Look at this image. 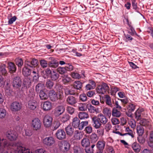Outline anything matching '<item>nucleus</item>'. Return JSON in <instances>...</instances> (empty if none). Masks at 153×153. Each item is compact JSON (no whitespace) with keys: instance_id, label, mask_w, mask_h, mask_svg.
<instances>
[{"instance_id":"obj_1","label":"nucleus","mask_w":153,"mask_h":153,"mask_svg":"<svg viewBox=\"0 0 153 153\" xmlns=\"http://www.w3.org/2000/svg\"><path fill=\"white\" fill-rule=\"evenodd\" d=\"M3 143L4 148L10 149L12 152L15 153H46L45 150L43 149H37L34 152H30V150L26 149L23 147L20 141L17 142H9L6 139H2L1 140L0 138V153H7L3 152L4 148L1 146V144Z\"/></svg>"},{"instance_id":"obj_2","label":"nucleus","mask_w":153,"mask_h":153,"mask_svg":"<svg viewBox=\"0 0 153 153\" xmlns=\"http://www.w3.org/2000/svg\"><path fill=\"white\" fill-rule=\"evenodd\" d=\"M74 69V67L71 64L68 63L67 65L65 67H59L56 70L57 72L61 75H64L67 73L68 71H71Z\"/></svg>"},{"instance_id":"obj_3","label":"nucleus","mask_w":153,"mask_h":153,"mask_svg":"<svg viewBox=\"0 0 153 153\" xmlns=\"http://www.w3.org/2000/svg\"><path fill=\"white\" fill-rule=\"evenodd\" d=\"M109 90V88L108 84L104 82L102 83L101 85L99 86L97 88V92L101 94H104Z\"/></svg>"},{"instance_id":"obj_4","label":"nucleus","mask_w":153,"mask_h":153,"mask_svg":"<svg viewBox=\"0 0 153 153\" xmlns=\"http://www.w3.org/2000/svg\"><path fill=\"white\" fill-rule=\"evenodd\" d=\"M78 101L77 97L69 95L66 99L67 103L70 105L74 106Z\"/></svg>"},{"instance_id":"obj_5","label":"nucleus","mask_w":153,"mask_h":153,"mask_svg":"<svg viewBox=\"0 0 153 153\" xmlns=\"http://www.w3.org/2000/svg\"><path fill=\"white\" fill-rule=\"evenodd\" d=\"M6 135L7 138L11 141L16 140L17 137L16 132L12 130L7 131L6 132Z\"/></svg>"},{"instance_id":"obj_6","label":"nucleus","mask_w":153,"mask_h":153,"mask_svg":"<svg viewBox=\"0 0 153 153\" xmlns=\"http://www.w3.org/2000/svg\"><path fill=\"white\" fill-rule=\"evenodd\" d=\"M31 124L34 130H37L41 128V123L39 118L34 119L32 121Z\"/></svg>"},{"instance_id":"obj_7","label":"nucleus","mask_w":153,"mask_h":153,"mask_svg":"<svg viewBox=\"0 0 153 153\" xmlns=\"http://www.w3.org/2000/svg\"><path fill=\"white\" fill-rule=\"evenodd\" d=\"M53 119L52 117L48 115L45 116L43 123L45 126L46 127H49L51 126Z\"/></svg>"},{"instance_id":"obj_8","label":"nucleus","mask_w":153,"mask_h":153,"mask_svg":"<svg viewBox=\"0 0 153 153\" xmlns=\"http://www.w3.org/2000/svg\"><path fill=\"white\" fill-rule=\"evenodd\" d=\"M22 81L19 76H16L13 78L12 82V85L14 88H19L21 85Z\"/></svg>"},{"instance_id":"obj_9","label":"nucleus","mask_w":153,"mask_h":153,"mask_svg":"<svg viewBox=\"0 0 153 153\" xmlns=\"http://www.w3.org/2000/svg\"><path fill=\"white\" fill-rule=\"evenodd\" d=\"M38 60L35 58H33L30 60H26L25 63L26 65H28L30 68H35L38 64Z\"/></svg>"},{"instance_id":"obj_10","label":"nucleus","mask_w":153,"mask_h":153,"mask_svg":"<svg viewBox=\"0 0 153 153\" xmlns=\"http://www.w3.org/2000/svg\"><path fill=\"white\" fill-rule=\"evenodd\" d=\"M65 111V108L63 106L59 105L56 107L54 110V114L58 117L62 114Z\"/></svg>"},{"instance_id":"obj_11","label":"nucleus","mask_w":153,"mask_h":153,"mask_svg":"<svg viewBox=\"0 0 153 153\" xmlns=\"http://www.w3.org/2000/svg\"><path fill=\"white\" fill-rule=\"evenodd\" d=\"M64 93L65 96H68V95L74 96L76 94L77 95L78 93H77L76 91L73 88L71 89H69L68 87H66L64 88Z\"/></svg>"},{"instance_id":"obj_12","label":"nucleus","mask_w":153,"mask_h":153,"mask_svg":"<svg viewBox=\"0 0 153 153\" xmlns=\"http://www.w3.org/2000/svg\"><path fill=\"white\" fill-rule=\"evenodd\" d=\"M55 143L54 138L52 137L45 138L43 140V143L48 146H51L53 145Z\"/></svg>"},{"instance_id":"obj_13","label":"nucleus","mask_w":153,"mask_h":153,"mask_svg":"<svg viewBox=\"0 0 153 153\" xmlns=\"http://www.w3.org/2000/svg\"><path fill=\"white\" fill-rule=\"evenodd\" d=\"M57 138L59 140H63L66 138L65 132L63 129H59L56 133Z\"/></svg>"},{"instance_id":"obj_14","label":"nucleus","mask_w":153,"mask_h":153,"mask_svg":"<svg viewBox=\"0 0 153 153\" xmlns=\"http://www.w3.org/2000/svg\"><path fill=\"white\" fill-rule=\"evenodd\" d=\"M38 104L37 102L33 99H30L28 102L27 107L31 110H35L37 107Z\"/></svg>"},{"instance_id":"obj_15","label":"nucleus","mask_w":153,"mask_h":153,"mask_svg":"<svg viewBox=\"0 0 153 153\" xmlns=\"http://www.w3.org/2000/svg\"><path fill=\"white\" fill-rule=\"evenodd\" d=\"M7 68L9 72L11 74L15 72L16 71V66L13 62H8L7 64Z\"/></svg>"},{"instance_id":"obj_16","label":"nucleus","mask_w":153,"mask_h":153,"mask_svg":"<svg viewBox=\"0 0 153 153\" xmlns=\"http://www.w3.org/2000/svg\"><path fill=\"white\" fill-rule=\"evenodd\" d=\"M92 125L96 128H98L101 126L102 124L99 121L98 118L97 116H94L92 118Z\"/></svg>"},{"instance_id":"obj_17","label":"nucleus","mask_w":153,"mask_h":153,"mask_svg":"<svg viewBox=\"0 0 153 153\" xmlns=\"http://www.w3.org/2000/svg\"><path fill=\"white\" fill-rule=\"evenodd\" d=\"M48 96L50 99L52 101H56L58 100V97L57 94L53 90H51L49 91Z\"/></svg>"},{"instance_id":"obj_18","label":"nucleus","mask_w":153,"mask_h":153,"mask_svg":"<svg viewBox=\"0 0 153 153\" xmlns=\"http://www.w3.org/2000/svg\"><path fill=\"white\" fill-rule=\"evenodd\" d=\"M28 65H26L25 63V66L22 69V74L25 76H27L30 75L31 70Z\"/></svg>"},{"instance_id":"obj_19","label":"nucleus","mask_w":153,"mask_h":153,"mask_svg":"<svg viewBox=\"0 0 153 153\" xmlns=\"http://www.w3.org/2000/svg\"><path fill=\"white\" fill-rule=\"evenodd\" d=\"M73 139L75 140H79L83 137V135L81 132L75 130L73 134Z\"/></svg>"},{"instance_id":"obj_20","label":"nucleus","mask_w":153,"mask_h":153,"mask_svg":"<svg viewBox=\"0 0 153 153\" xmlns=\"http://www.w3.org/2000/svg\"><path fill=\"white\" fill-rule=\"evenodd\" d=\"M21 107V104L16 102H13L11 105V109L13 111H18L20 109Z\"/></svg>"},{"instance_id":"obj_21","label":"nucleus","mask_w":153,"mask_h":153,"mask_svg":"<svg viewBox=\"0 0 153 153\" xmlns=\"http://www.w3.org/2000/svg\"><path fill=\"white\" fill-rule=\"evenodd\" d=\"M75 130L71 126H68L65 128V131L67 135L69 137L72 136Z\"/></svg>"},{"instance_id":"obj_22","label":"nucleus","mask_w":153,"mask_h":153,"mask_svg":"<svg viewBox=\"0 0 153 153\" xmlns=\"http://www.w3.org/2000/svg\"><path fill=\"white\" fill-rule=\"evenodd\" d=\"M99 121L100 122L101 124H105L108 122V120L105 115L102 114H99L97 116Z\"/></svg>"},{"instance_id":"obj_23","label":"nucleus","mask_w":153,"mask_h":153,"mask_svg":"<svg viewBox=\"0 0 153 153\" xmlns=\"http://www.w3.org/2000/svg\"><path fill=\"white\" fill-rule=\"evenodd\" d=\"M42 107L43 110L45 111H49L51 109V103L48 101H45L43 104Z\"/></svg>"},{"instance_id":"obj_24","label":"nucleus","mask_w":153,"mask_h":153,"mask_svg":"<svg viewBox=\"0 0 153 153\" xmlns=\"http://www.w3.org/2000/svg\"><path fill=\"white\" fill-rule=\"evenodd\" d=\"M8 74L6 68V65L4 64H1L0 65V75L2 76H7Z\"/></svg>"},{"instance_id":"obj_25","label":"nucleus","mask_w":153,"mask_h":153,"mask_svg":"<svg viewBox=\"0 0 153 153\" xmlns=\"http://www.w3.org/2000/svg\"><path fill=\"white\" fill-rule=\"evenodd\" d=\"M62 81L65 85H68L70 83L71 81V79L67 74L64 75L62 76Z\"/></svg>"},{"instance_id":"obj_26","label":"nucleus","mask_w":153,"mask_h":153,"mask_svg":"<svg viewBox=\"0 0 153 153\" xmlns=\"http://www.w3.org/2000/svg\"><path fill=\"white\" fill-rule=\"evenodd\" d=\"M81 144L83 148H85L88 146H90V142L89 140L87 138H84L81 140Z\"/></svg>"},{"instance_id":"obj_27","label":"nucleus","mask_w":153,"mask_h":153,"mask_svg":"<svg viewBox=\"0 0 153 153\" xmlns=\"http://www.w3.org/2000/svg\"><path fill=\"white\" fill-rule=\"evenodd\" d=\"M105 145V142L103 140H100L97 143L96 147L98 150H103Z\"/></svg>"},{"instance_id":"obj_28","label":"nucleus","mask_w":153,"mask_h":153,"mask_svg":"<svg viewBox=\"0 0 153 153\" xmlns=\"http://www.w3.org/2000/svg\"><path fill=\"white\" fill-rule=\"evenodd\" d=\"M80 121L77 117H74L71 123L72 126L75 128H77L79 127V125Z\"/></svg>"},{"instance_id":"obj_29","label":"nucleus","mask_w":153,"mask_h":153,"mask_svg":"<svg viewBox=\"0 0 153 153\" xmlns=\"http://www.w3.org/2000/svg\"><path fill=\"white\" fill-rule=\"evenodd\" d=\"M112 115L113 117H120L121 115V113L120 110L114 108L112 110Z\"/></svg>"},{"instance_id":"obj_30","label":"nucleus","mask_w":153,"mask_h":153,"mask_svg":"<svg viewBox=\"0 0 153 153\" xmlns=\"http://www.w3.org/2000/svg\"><path fill=\"white\" fill-rule=\"evenodd\" d=\"M23 85L25 87L29 88L31 85V81L30 79L26 77L23 80Z\"/></svg>"},{"instance_id":"obj_31","label":"nucleus","mask_w":153,"mask_h":153,"mask_svg":"<svg viewBox=\"0 0 153 153\" xmlns=\"http://www.w3.org/2000/svg\"><path fill=\"white\" fill-rule=\"evenodd\" d=\"M132 148L135 152L139 153L140 151L141 147L137 143H134L132 145Z\"/></svg>"},{"instance_id":"obj_32","label":"nucleus","mask_w":153,"mask_h":153,"mask_svg":"<svg viewBox=\"0 0 153 153\" xmlns=\"http://www.w3.org/2000/svg\"><path fill=\"white\" fill-rule=\"evenodd\" d=\"M79 118L81 120H85L89 117L88 113L86 112H79L78 114Z\"/></svg>"},{"instance_id":"obj_33","label":"nucleus","mask_w":153,"mask_h":153,"mask_svg":"<svg viewBox=\"0 0 153 153\" xmlns=\"http://www.w3.org/2000/svg\"><path fill=\"white\" fill-rule=\"evenodd\" d=\"M143 111V109H138L136 111L135 113V118L137 119V120H139L141 119V115Z\"/></svg>"},{"instance_id":"obj_34","label":"nucleus","mask_w":153,"mask_h":153,"mask_svg":"<svg viewBox=\"0 0 153 153\" xmlns=\"http://www.w3.org/2000/svg\"><path fill=\"white\" fill-rule=\"evenodd\" d=\"M82 87V83L79 81L74 82L73 85V88L74 89L80 90Z\"/></svg>"},{"instance_id":"obj_35","label":"nucleus","mask_w":153,"mask_h":153,"mask_svg":"<svg viewBox=\"0 0 153 153\" xmlns=\"http://www.w3.org/2000/svg\"><path fill=\"white\" fill-rule=\"evenodd\" d=\"M49 66L52 68H56L59 65V62L56 60H53L49 62L48 63Z\"/></svg>"},{"instance_id":"obj_36","label":"nucleus","mask_w":153,"mask_h":153,"mask_svg":"<svg viewBox=\"0 0 153 153\" xmlns=\"http://www.w3.org/2000/svg\"><path fill=\"white\" fill-rule=\"evenodd\" d=\"M10 85L9 83L8 82L6 83V85L5 86L4 89L5 92L8 95H10L12 92V90L10 88Z\"/></svg>"},{"instance_id":"obj_37","label":"nucleus","mask_w":153,"mask_h":153,"mask_svg":"<svg viewBox=\"0 0 153 153\" xmlns=\"http://www.w3.org/2000/svg\"><path fill=\"white\" fill-rule=\"evenodd\" d=\"M31 76L33 78V80L34 81L37 82L38 81L39 76L37 71L33 70L32 72Z\"/></svg>"},{"instance_id":"obj_38","label":"nucleus","mask_w":153,"mask_h":153,"mask_svg":"<svg viewBox=\"0 0 153 153\" xmlns=\"http://www.w3.org/2000/svg\"><path fill=\"white\" fill-rule=\"evenodd\" d=\"M137 132L139 135H142L144 132V129L143 126L141 125L138 126L137 127Z\"/></svg>"},{"instance_id":"obj_39","label":"nucleus","mask_w":153,"mask_h":153,"mask_svg":"<svg viewBox=\"0 0 153 153\" xmlns=\"http://www.w3.org/2000/svg\"><path fill=\"white\" fill-rule=\"evenodd\" d=\"M88 104L86 103H80L78 106V108L79 111H85L88 107Z\"/></svg>"},{"instance_id":"obj_40","label":"nucleus","mask_w":153,"mask_h":153,"mask_svg":"<svg viewBox=\"0 0 153 153\" xmlns=\"http://www.w3.org/2000/svg\"><path fill=\"white\" fill-rule=\"evenodd\" d=\"M87 108L89 112L91 113H97L98 110L96 108L93 106L91 104H88Z\"/></svg>"},{"instance_id":"obj_41","label":"nucleus","mask_w":153,"mask_h":153,"mask_svg":"<svg viewBox=\"0 0 153 153\" xmlns=\"http://www.w3.org/2000/svg\"><path fill=\"white\" fill-rule=\"evenodd\" d=\"M97 135L95 133H92L90 136V140L91 143H95L98 140Z\"/></svg>"},{"instance_id":"obj_42","label":"nucleus","mask_w":153,"mask_h":153,"mask_svg":"<svg viewBox=\"0 0 153 153\" xmlns=\"http://www.w3.org/2000/svg\"><path fill=\"white\" fill-rule=\"evenodd\" d=\"M61 124V123L58 120H54L52 126L53 130H56L58 128Z\"/></svg>"},{"instance_id":"obj_43","label":"nucleus","mask_w":153,"mask_h":153,"mask_svg":"<svg viewBox=\"0 0 153 153\" xmlns=\"http://www.w3.org/2000/svg\"><path fill=\"white\" fill-rule=\"evenodd\" d=\"M105 98L106 104L110 107H112L113 105L111 103L110 97L108 95H105Z\"/></svg>"},{"instance_id":"obj_44","label":"nucleus","mask_w":153,"mask_h":153,"mask_svg":"<svg viewBox=\"0 0 153 153\" xmlns=\"http://www.w3.org/2000/svg\"><path fill=\"white\" fill-rule=\"evenodd\" d=\"M59 77V74L56 71H53L51 74V78L52 80H55Z\"/></svg>"},{"instance_id":"obj_45","label":"nucleus","mask_w":153,"mask_h":153,"mask_svg":"<svg viewBox=\"0 0 153 153\" xmlns=\"http://www.w3.org/2000/svg\"><path fill=\"white\" fill-rule=\"evenodd\" d=\"M39 97L42 100H47L48 97L47 94L43 91H41L39 93Z\"/></svg>"},{"instance_id":"obj_46","label":"nucleus","mask_w":153,"mask_h":153,"mask_svg":"<svg viewBox=\"0 0 153 153\" xmlns=\"http://www.w3.org/2000/svg\"><path fill=\"white\" fill-rule=\"evenodd\" d=\"M131 1L132 6L133 9L135 10V11L140 13V9L137 6V3L136 2V0H131Z\"/></svg>"},{"instance_id":"obj_47","label":"nucleus","mask_w":153,"mask_h":153,"mask_svg":"<svg viewBox=\"0 0 153 153\" xmlns=\"http://www.w3.org/2000/svg\"><path fill=\"white\" fill-rule=\"evenodd\" d=\"M103 112L106 116L110 118L111 115V111L110 109L105 108L103 109Z\"/></svg>"},{"instance_id":"obj_48","label":"nucleus","mask_w":153,"mask_h":153,"mask_svg":"<svg viewBox=\"0 0 153 153\" xmlns=\"http://www.w3.org/2000/svg\"><path fill=\"white\" fill-rule=\"evenodd\" d=\"M44 86V84L42 83H39L36 87V92H38L41 91H43Z\"/></svg>"},{"instance_id":"obj_49","label":"nucleus","mask_w":153,"mask_h":153,"mask_svg":"<svg viewBox=\"0 0 153 153\" xmlns=\"http://www.w3.org/2000/svg\"><path fill=\"white\" fill-rule=\"evenodd\" d=\"M39 62L41 67L43 68H47L48 65L47 61L44 59L40 60Z\"/></svg>"},{"instance_id":"obj_50","label":"nucleus","mask_w":153,"mask_h":153,"mask_svg":"<svg viewBox=\"0 0 153 153\" xmlns=\"http://www.w3.org/2000/svg\"><path fill=\"white\" fill-rule=\"evenodd\" d=\"M88 124V121H82L81 123H80L78 129L79 130H82L84 127L87 126Z\"/></svg>"},{"instance_id":"obj_51","label":"nucleus","mask_w":153,"mask_h":153,"mask_svg":"<svg viewBox=\"0 0 153 153\" xmlns=\"http://www.w3.org/2000/svg\"><path fill=\"white\" fill-rule=\"evenodd\" d=\"M46 85L47 88L51 89L53 85V82L51 80H48L46 82Z\"/></svg>"},{"instance_id":"obj_52","label":"nucleus","mask_w":153,"mask_h":153,"mask_svg":"<svg viewBox=\"0 0 153 153\" xmlns=\"http://www.w3.org/2000/svg\"><path fill=\"white\" fill-rule=\"evenodd\" d=\"M140 120V123L141 126H146L149 124V121L146 119H143Z\"/></svg>"},{"instance_id":"obj_53","label":"nucleus","mask_w":153,"mask_h":153,"mask_svg":"<svg viewBox=\"0 0 153 153\" xmlns=\"http://www.w3.org/2000/svg\"><path fill=\"white\" fill-rule=\"evenodd\" d=\"M16 65L19 67H21L23 65V61L21 58H16L15 59Z\"/></svg>"},{"instance_id":"obj_54","label":"nucleus","mask_w":153,"mask_h":153,"mask_svg":"<svg viewBox=\"0 0 153 153\" xmlns=\"http://www.w3.org/2000/svg\"><path fill=\"white\" fill-rule=\"evenodd\" d=\"M136 105L132 103H129L128 105L127 110L133 112L135 109Z\"/></svg>"},{"instance_id":"obj_55","label":"nucleus","mask_w":153,"mask_h":153,"mask_svg":"<svg viewBox=\"0 0 153 153\" xmlns=\"http://www.w3.org/2000/svg\"><path fill=\"white\" fill-rule=\"evenodd\" d=\"M125 131L126 132H128V133H125V135L128 134L131 136L132 137H134L132 131L130 129L129 127H126V128Z\"/></svg>"},{"instance_id":"obj_56","label":"nucleus","mask_w":153,"mask_h":153,"mask_svg":"<svg viewBox=\"0 0 153 153\" xmlns=\"http://www.w3.org/2000/svg\"><path fill=\"white\" fill-rule=\"evenodd\" d=\"M73 153H81V149L79 146H74L73 148Z\"/></svg>"},{"instance_id":"obj_57","label":"nucleus","mask_w":153,"mask_h":153,"mask_svg":"<svg viewBox=\"0 0 153 153\" xmlns=\"http://www.w3.org/2000/svg\"><path fill=\"white\" fill-rule=\"evenodd\" d=\"M6 110L3 108H0V118H4L6 115Z\"/></svg>"},{"instance_id":"obj_58","label":"nucleus","mask_w":153,"mask_h":153,"mask_svg":"<svg viewBox=\"0 0 153 153\" xmlns=\"http://www.w3.org/2000/svg\"><path fill=\"white\" fill-rule=\"evenodd\" d=\"M70 118V116L68 114L64 115L61 119V121L63 123L67 121Z\"/></svg>"},{"instance_id":"obj_59","label":"nucleus","mask_w":153,"mask_h":153,"mask_svg":"<svg viewBox=\"0 0 153 153\" xmlns=\"http://www.w3.org/2000/svg\"><path fill=\"white\" fill-rule=\"evenodd\" d=\"M28 95L31 99H33L35 96V93L34 89H30L29 91V93Z\"/></svg>"},{"instance_id":"obj_60","label":"nucleus","mask_w":153,"mask_h":153,"mask_svg":"<svg viewBox=\"0 0 153 153\" xmlns=\"http://www.w3.org/2000/svg\"><path fill=\"white\" fill-rule=\"evenodd\" d=\"M70 148V145L69 143L67 142H65L63 146V148H64V152L68 151Z\"/></svg>"},{"instance_id":"obj_61","label":"nucleus","mask_w":153,"mask_h":153,"mask_svg":"<svg viewBox=\"0 0 153 153\" xmlns=\"http://www.w3.org/2000/svg\"><path fill=\"white\" fill-rule=\"evenodd\" d=\"M120 89L119 88L113 86L111 88V94L112 95H115L116 93Z\"/></svg>"},{"instance_id":"obj_62","label":"nucleus","mask_w":153,"mask_h":153,"mask_svg":"<svg viewBox=\"0 0 153 153\" xmlns=\"http://www.w3.org/2000/svg\"><path fill=\"white\" fill-rule=\"evenodd\" d=\"M79 100L82 102L86 101L87 99L86 95L85 94H83L80 95L79 97Z\"/></svg>"},{"instance_id":"obj_63","label":"nucleus","mask_w":153,"mask_h":153,"mask_svg":"<svg viewBox=\"0 0 153 153\" xmlns=\"http://www.w3.org/2000/svg\"><path fill=\"white\" fill-rule=\"evenodd\" d=\"M137 139L138 141L140 144H143L145 142V138L142 136V135H139Z\"/></svg>"},{"instance_id":"obj_64","label":"nucleus","mask_w":153,"mask_h":153,"mask_svg":"<svg viewBox=\"0 0 153 153\" xmlns=\"http://www.w3.org/2000/svg\"><path fill=\"white\" fill-rule=\"evenodd\" d=\"M149 144L150 146H153V131H151L150 134L149 142Z\"/></svg>"}]
</instances>
